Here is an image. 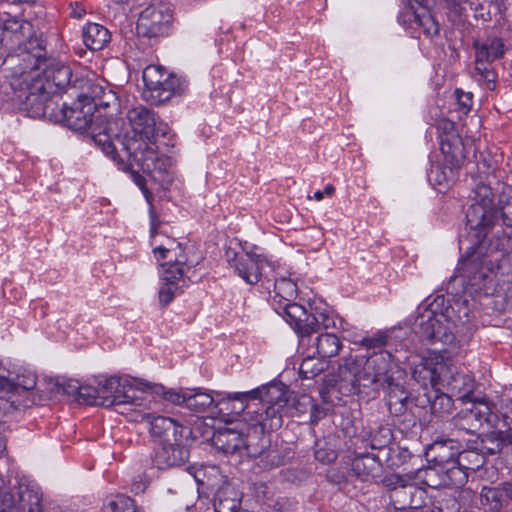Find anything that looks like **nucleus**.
Wrapping results in <instances>:
<instances>
[{"mask_svg":"<svg viewBox=\"0 0 512 512\" xmlns=\"http://www.w3.org/2000/svg\"><path fill=\"white\" fill-rule=\"evenodd\" d=\"M43 48L37 38L30 37L24 44H20L15 53L8 56L7 61L13 65V86L19 87L18 99L30 117L40 118L45 114L44 104L48 97L53 95L41 80L37 66L41 63Z\"/></svg>","mask_w":512,"mask_h":512,"instance_id":"f257e3e1","label":"nucleus"},{"mask_svg":"<svg viewBox=\"0 0 512 512\" xmlns=\"http://www.w3.org/2000/svg\"><path fill=\"white\" fill-rule=\"evenodd\" d=\"M395 374H401L388 351L379 350L361 358L349 355L342 359L338 368L339 390L344 394H356L360 386L376 385L382 389L396 382Z\"/></svg>","mask_w":512,"mask_h":512,"instance_id":"f03ea898","label":"nucleus"},{"mask_svg":"<svg viewBox=\"0 0 512 512\" xmlns=\"http://www.w3.org/2000/svg\"><path fill=\"white\" fill-rule=\"evenodd\" d=\"M476 237L477 244L462 256L458 270L467 285L482 290L494 269L500 268L501 259L511 247L512 237L500 230L492 235L476 234Z\"/></svg>","mask_w":512,"mask_h":512,"instance_id":"7ed1b4c3","label":"nucleus"},{"mask_svg":"<svg viewBox=\"0 0 512 512\" xmlns=\"http://www.w3.org/2000/svg\"><path fill=\"white\" fill-rule=\"evenodd\" d=\"M502 184L489 177L474 179L472 188V204L466 212L467 225L476 231V234L492 235L495 231H504L498 217V203L496 192Z\"/></svg>","mask_w":512,"mask_h":512,"instance_id":"20e7f679","label":"nucleus"},{"mask_svg":"<svg viewBox=\"0 0 512 512\" xmlns=\"http://www.w3.org/2000/svg\"><path fill=\"white\" fill-rule=\"evenodd\" d=\"M161 384L131 377L110 376L100 381V406L111 407L124 404L140 406L145 393H160Z\"/></svg>","mask_w":512,"mask_h":512,"instance_id":"39448f33","label":"nucleus"},{"mask_svg":"<svg viewBox=\"0 0 512 512\" xmlns=\"http://www.w3.org/2000/svg\"><path fill=\"white\" fill-rule=\"evenodd\" d=\"M122 146L131 165L134 163L143 172L160 182L170 183L172 181L170 177L172 159L167 156H158L155 141L136 137L123 142Z\"/></svg>","mask_w":512,"mask_h":512,"instance_id":"423d86ee","label":"nucleus"},{"mask_svg":"<svg viewBox=\"0 0 512 512\" xmlns=\"http://www.w3.org/2000/svg\"><path fill=\"white\" fill-rule=\"evenodd\" d=\"M434 366L427 369L433 385L447 386L452 396L458 400H468L474 390V380L466 373H460L450 357H436Z\"/></svg>","mask_w":512,"mask_h":512,"instance_id":"0eeeda50","label":"nucleus"},{"mask_svg":"<svg viewBox=\"0 0 512 512\" xmlns=\"http://www.w3.org/2000/svg\"><path fill=\"white\" fill-rule=\"evenodd\" d=\"M455 330L443 313L430 310L419 315L414 322V332L421 341L432 345L442 344L452 349L457 347Z\"/></svg>","mask_w":512,"mask_h":512,"instance_id":"6e6552de","label":"nucleus"},{"mask_svg":"<svg viewBox=\"0 0 512 512\" xmlns=\"http://www.w3.org/2000/svg\"><path fill=\"white\" fill-rule=\"evenodd\" d=\"M177 250L181 252L180 243H177L175 248L158 246L154 249V253H160L162 259L167 258V254H174L169 261L161 264L164 285L159 290V302L162 307L167 306L173 300L179 288L178 281L181 280L184 284L186 282L184 279L185 257L181 253H177Z\"/></svg>","mask_w":512,"mask_h":512,"instance_id":"1a4fd4ad","label":"nucleus"},{"mask_svg":"<svg viewBox=\"0 0 512 512\" xmlns=\"http://www.w3.org/2000/svg\"><path fill=\"white\" fill-rule=\"evenodd\" d=\"M143 97L154 105L170 100L179 87V80L162 66L149 65L143 70Z\"/></svg>","mask_w":512,"mask_h":512,"instance_id":"9d476101","label":"nucleus"},{"mask_svg":"<svg viewBox=\"0 0 512 512\" xmlns=\"http://www.w3.org/2000/svg\"><path fill=\"white\" fill-rule=\"evenodd\" d=\"M42 493L38 488L20 484L16 491L0 490V512H43Z\"/></svg>","mask_w":512,"mask_h":512,"instance_id":"9b49d317","label":"nucleus"},{"mask_svg":"<svg viewBox=\"0 0 512 512\" xmlns=\"http://www.w3.org/2000/svg\"><path fill=\"white\" fill-rule=\"evenodd\" d=\"M269 439L265 435V431L252 426L247 429L244 435L243 450H241L242 458H260L265 469H270L280 465L281 458L278 452L269 448Z\"/></svg>","mask_w":512,"mask_h":512,"instance_id":"f8f14e48","label":"nucleus"},{"mask_svg":"<svg viewBox=\"0 0 512 512\" xmlns=\"http://www.w3.org/2000/svg\"><path fill=\"white\" fill-rule=\"evenodd\" d=\"M173 15L165 4L151 5L145 8L138 19L137 31L145 37L164 36L169 32Z\"/></svg>","mask_w":512,"mask_h":512,"instance_id":"ddd939ff","label":"nucleus"},{"mask_svg":"<svg viewBox=\"0 0 512 512\" xmlns=\"http://www.w3.org/2000/svg\"><path fill=\"white\" fill-rule=\"evenodd\" d=\"M43 48V55L41 56V63L37 66V72L40 73L37 76L38 80H41L44 86L51 90L53 94L58 92L67 86L70 85L72 79V70L71 68L55 59L46 58V51L44 46L41 44Z\"/></svg>","mask_w":512,"mask_h":512,"instance_id":"4468645a","label":"nucleus"},{"mask_svg":"<svg viewBox=\"0 0 512 512\" xmlns=\"http://www.w3.org/2000/svg\"><path fill=\"white\" fill-rule=\"evenodd\" d=\"M227 261L235 272L248 284L259 282L262 270L267 265L266 259L254 253H236L232 250L226 252Z\"/></svg>","mask_w":512,"mask_h":512,"instance_id":"2eb2a0df","label":"nucleus"},{"mask_svg":"<svg viewBox=\"0 0 512 512\" xmlns=\"http://www.w3.org/2000/svg\"><path fill=\"white\" fill-rule=\"evenodd\" d=\"M491 410L489 406L480 401H471L469 406L459 411L453 418L452 424L460 431L474 434L485 423H489Z\"/></svg>","mask_w":512,"mask_h":512,"instance_id":"dca6fc26","label":"nucleus"},{"mask_svg":"<svg viewBox=\"0 0 512 512\" xmlns=\"http://www.w3.org/2000/svg\"><path fill=\"white\" fill-rule=\"evenodd\" d=\"M481 445L469 446L467 449L459 452L456 459V470L471 472H479L481 478L493 481L496 477L497 470L491 467H484L486 463V457L483 453L484 442L481 441Z\"/></svg>","mask_w":512,"mask_h":512,"instance_id":"f3484780","label":"nucleus"},{"mask_svg":"<svg viewBox=\"0 0 512 512\" xmlns=\"http://www.w3.org/2000/svg\"><path fill=\"white\" fill-rule=\"evenodd\" d=\"M94 113L95 104L80 95L70 106L68 105L63 123L72 130L84 132L96 122Z\"/></svg>","mask_w":512,"mask_h":512,"instance_id":"a211bd4d","label":"nucleus"},{"mask_svg":"<svg viewBox=\"0 0 512 512\" xmlns=\"http://www.w3.org/2000/svg\"><path fill=\"white\" fill-rule=\"evenodd\" d=\"M127 119L133 132L131 135L127 134L121 144L130 138L136 137L144 138L147 141H155L156 118L152 110L145 106L131 108L127 112Z\"/></svg>","mask_w":512,"mask_h":512,"instance_id":"6ab92c4d","label":"nucleus"},{"mask_svg":"<svg viewBox=\"0 0 512 512\" xmlns=\"http://www.w3.org/2000/svg\"><path fill=\"white\" fill-rule=\"evenodd\" d=\"M383 390L386 391V405L390 415L401 417L407 414H414L413 408L417 406L415 402L418 401V398H412L409 391L402 385L394 382L383 388Z\"/></svg>","mask_w":512,"mask_h":512,"instance_id":"aec40b11","label":"nucleus"},{"mask_svg":"<svg viewBox=\"0 0 512 512\" xmlns=\"http://www.w3.org/2000/svg\"><path fill=\"white\" fill-rule=\"evenodd\" d=\"M150 433L152 437L159 439L160 443L171 441H183L190 430L170 417L155 416L150 421Z\"/></svg>","mask_w":512,"mask_h":512,"instance_id":"412c9836","label":"nucleus"},{"mask_svg":"<svg viewBox=\"0 0 512 512\" xmlns=\"http://www.w3.org/2000/svg\"><path fill=\"white\" fill-rule=\"evenodd\" d=\"M459 451L454 447V440H437L426 449L425 455L428 462L446 469L448 472L456 470V459Z\"/></svg>","mask_w":512,"mask_h":512,"instance_id":"4be33fe9","label":"nucleus"},{"mask_svg":"<svg viewBox=\"0 0 512 512\" xmlns=\"http://www.w3.org/2000/svg\"><path fill=\"white\" fill-rule=\"evenodd\" d=\"M188 458L189 450L183 441H171L161 444L155 454L154 463L159 469H166L181 466Z\"/></svg>","mask_w":512,"mask_h":512,"instance_id":"5701e85b","label":"nucleus"},{"mask_svg":"<svg viewBox=\"0 0 512 512\" xmlns=\"http://www.w3.org/2000/svg\"><path fill=\"white\" fill-rule=\"evenodd\" d=\"M245 432L234 428L219 429L212 436L213 446L225 454L237 455L242 459Z\"/></svg>","mask_w":512,"mask_h":512,"instance_id":"b1692460","label":"nucleus"},{"mask_svg":"<svg viewBox=\"0 0 512 512\" xmlns=\"http://www.w3.org/2000/svg\"><path fill=\"white\" fill-rule=\"evenodd\" d=\"M424 490L419 488L415 483L409 481L404 484L400 489L392 492L389 495L394 507L399 510L417 509L423 503Z\"/></svg>","mask_w":512,"mask_h":512,"instance_id":"393cba45","label":"nucleus"},{"mask_svg":"<svg viewBox=\"0 0 512 512\" xmlns=\"http://www.w3.org/2000/svg\"><path fill=\"white\" fill-rule=\"evenodd\" d=\"M232 397L241 399L245 397L255 399L260 398L267 404L278 407H284L288 402L284 386L276 383H271L268 386H263L247 392H236Z\"/></svg>","mask_w":512,"mask_h":512,"instance_id":"a878e982","label":"nucleus"},{"mask_svg":"<svg viewBox=\"0 0 512 512\" xmlns=\"http://www.w3.org/2000/svg\"><path fill=\"white\" fill-rule=\"evenodd\" d=\"M90 138L102 151L115 159L116 147L113 136L110 134V123L101 117H96V122L89 128Z\"/></svg>","mask_w":512,"mask_h":512,"instance_id":"bb28decb","label":"nucleus"},{"mask_svg":"<svg viewBox=\"0 0 512 512\" xmlns=\"http://www.w3.org/2000/svg\"><path fill=\"white\" fill-rule=\"evenodd\" d=\"M239 493L230 485L221 486L214 499L215 512H237L240 509Z\"/></svg>","mask_w":512,"mask_h":512,"instance_id":"cd10ccee","label":"nucleus"},{"mask_svg":"<svg viewBox=\"0 0 512 512\" xmlns=\"http://www.w3.org/2000/svg\"><path fill=\"white\" fill-rule=\"evenodd\" d=\"M351 469L358 477L366 479L374 477L381 469L378 456L369 453L356 455L351 462Z\"/></svg>","mask_w":512,"mask_h":512,"instance_id":"c85d7f7f","label":"nucleus"},{"mask_svg":"<svg viewBox=\"0 0 512 512\" xmlns=\"http://www.w3.org/2000/svg\"><path fill=\"white\" fill-rule=\"evenodd\" d=\"M83 41L92 51L103 49L110 41V32L102 25L87 24L83 29Z\"/></svg>","mask_w":512,"mask_h":512,"instance_id":"c756f323","label":"nucleus"},{"mask_svg":"<svg viewBox=\"0 0 512 512\" xmlns=\"http://www.w3.org/2000/svg\"><path fill=\"white\" fill-rule=\"evenodd\" d=\"M509 500L511 498L505 482L498 487L484 486L480 492V503L488 505L492 510H500L508 504Z\"/></svg>","mask_w":512,"mask_h":512,"instance_id":"7c9ffc66","label":"nucleus"},{"mask_svg":"<svg viewBox=\"0 0 512 512\" xmlns=\"http://www.w3.org/2000/svg\"><path fill=\"white\" fill-rule=\"evenodd\" d=\"M97 107H110L118 103V97L112 88L106 83H93L89 86V94L82 95Z\"/></svg>","mask_w":512,"mask_h":512,"instance_id":"2f4dec72","label":"nucleus"},{"mask_svg":"<svg viewBox=\"0 0 512 512\" xmlns=\"http://www.w3.org/2000/svg\"><path fill=\"white\" fill-rule=\"evenodd\" d=\"M280 408L281 407L268 404L261 412L257 411L255 418L256 423L253 426L260 428L261 431H274L279 429L282 425Z\"/></svg>","mask_w":512,"mask_h":512,"instance_id":"473e14b6","label":"nucleus"},{"mask_svg":"<svg viewBox=\"0 0 512 512\" xmlns=\"http://www.w3.org/2000/svg\"><path fill=\"white\" fill-rule=\"evenodd\" d=\"M409 9L414 16V21L423 28L427 36L438 35L439 25L425 7L415 1L414 3L410 2Z\"/></svg>","mask_w":512,"mask_h":512,"instance_id":"72a5a7b5","label":"nucleus"},{"mask_svg":"<svg viewBox=\"0 0 512 512\" xmlns=\"http://www.w3.org/2000/svg\"><path fill=\"white\" fill-rule=\"evenodd\" d=\"M298 289L295 282L291 279L280 278L274 283V295L272 296V306L281 305L288 301H294L297 297Z\"/></svg>","mask_w":512,"mask_h":512,"instance_id":"f704fd0d","label":"nucleus"},{"mask_svg":"<svg viewBox=\"0 0 512 512\" xmlns=\"http://www.w3.org/2000/svg\"><path fill=\"white\" fill-rule=\"evenodd\" d=\"M314 345L318 356L323 359L336 356L342 346L339 338L333 333L318 335L314 340Z\"/></svg>","mask_w":512,"mask_h":512,"instance_id":"c9c22d12","label":"nucleus"},{"mask_svg":"<svg viewBox=\"0 0 512 512\" xmlns=\"http://www.w3.org/2000/svg\"><path fill=\"white\" fill-rule=\"evenodd\" d=\"M274 310L290 324H294L296 328L307 317L306 309L294 301H288L282 305L280 302Z\"/></svg>","mask_w":512,"mask_h":512,"instance_id":"e433bc0d","label":"nucleus"},{"mask_svg":"<svg viewBox=\"0 0 512 512\" xmlns=\"http://www.w3.org/2000/svg\"><path fill=\"white\" fill-rule=\"evenodd\" d=\"M443 315L456 329L459 325H464L469 319V308L466 300H456L452 305L445 308Z\"/></svg>","mask_w":512,"mask_h":512,"instance_id":"4c0bfd02","label":"nucleus"},{"mask_svg":"<svg viewBox=\"0 0 512 512\" xmlns=\"http://www.w3.org/2000/svg\"><path fill=\"white\" fill-rule=\"evenodd\" d=\"M49 392L51 395L65 394L73 396L77 399L80 387L79 382L73 379H65L63 377H57L50 379L49 381Z\"/></svg>","mask_w":512,"mask_h":512,"instance_id":"58836bf2","label":"nucleus"},{"mask_svg":"<svg viewBox=\"0 0 512 512\" xmlns=\"http://www.w3.org/2000/svg\"><path fill=\"white\" fill-rule=\"evenodd\" d=\"M43 106L45 114L41 115V117L48 118L54 122H63L68 105L65 102L60 103L58 92L48 97Z\"/></svg>","mask_w":512,"mask_h":512,"instance_id":"ea45409f","label":"nucleus"},{"mask_svg":"<svg viewBox=\"0 0 512 512\" xmlns=\"http://www.w3.org/2000/svg\"><path fill=\"white\" fill-rule=\"evenodd\" d=\"M327 368V362L320 356H307L303 359L299 373L302 378L312 379L325 371Z\"/></svg>","mask_w":512,"mask_h":512,"instance_id":"a19ab883","label":"nucleus"},{"mask_svg":"<svg viewBox=\"0 0 512 512\" xmlns=\"http://www.w3.org/2000/svg\"><path fill=\"white\" fill-rule=\"evenodd\" d=\"M215 405L214 398L210 394L198 392L187 395L186 407L195 413L206 412L211 408H216Z\"/></svg>","mask_w":512,"mask_h":512,"instance_id":"79ce46f5","label":"nucleus"},{"mask_svg":"<svg viewBox=\"0 0 512 512\" xmlns=\"http://www.w3.org/2000/svg\"><path fill=\"white\" fill-rule=\"evenodd\" d=\"M474 48L477 53H485L487 59L491 62L501 58L504 55L503 43L500 38L488 39L483 43H474Z\"/></svg>","mask_w":512,"mask_h":512,"instance_id":"37998d69","label":"nucleus"},{"mask_svg":"<svg viewBox=\"0 0 512 512\" xmlns=\"http://www.w3.org/2000/svg\"><path fill=\"white\" fill-rule=\"evenodd\" d=\"M104 512H141V510L132 498L119 495L104 507Z\"/></svg>","mask_w":512,"mask_h":512,"instance_id":"c03bdc74","label":"nucleus"},{"mask_svg":"<svg viewBox=\"0 0 512 512\" xmlns=\"http://www.w3.org/2000/svg\"><path fill=\"white\" fill-rule=\"evenodd\" d=\"M393 433L388 426H378L371 432L370 446L372 449L384 450L392 441Z\"/></svg>","mask_w":512,"mask_h":512,"instance_id":"a18cd8bd","label":"nucleus"},{"mask_svg":"<svg viewBox=\"0 0 512 512\" xmlns=\"http://www.w3.org/2000/svg\"><path fill=\"white\" fill-rule=\"evenodd\" d=\"M314 455L319 462L324 464L332 463L337 459L334 446L326 439L316 441Z\"/></svg>","mask_w":512,"mask_h":512,"instance_id":"49530a36","label":"nucleus"},{"mask_svg":"<svg viewBox=\"0 0 512 512\" xmlns=\"http://www.w3.org/2000/svg\"><path fill=\"white\" fill-rule=\"evenodd\" d=\"M425 402L429 404L430 411L434 415L449 413L453 407L452 396L448 394H438L433 400L426 398Z\"/></svg>","mask_w":512,"mask_h":512,"instance_id":"de8ad7c7","label":"nucleus"},{"mask_svg":"<svg viewBox=\"0 0 512 512\" xmlns=\"http://www.w3.org/2000/svg\"><path fill=\"white\" fill-rule=\"evenodd\" d=\"M9 384L13 387L11 389H2L0 388V393L5 394L7 397H11V399H15L18 401L17 407L20 405V401L17 399L23 392H27L33 389L36 385V380L34 378L28 379L27 382L23 383H12L9 381Z\"/></svg>","mask_w":512,"mask_h":512,"instance_id":"09e8293b","label":"nucleus"},{"mask_svg":"<svg viewBox=\"0 0 512 512\" xmlns=\"http://www.w3.org/2000/svg\"><path fill=\"white\" fill-rule=\"evenodd\" d=\"M100 395V381L98 382L97 387L92 386H81L80 391L77 397V400L82 399L85 403L89 405L100 406L101 399Z\"/></svg>","mask_w":512,"mask_h":512,"instance_id":"8fccbe9b","label":"nucleus"},{"mask_svg":"<svg viewBox=\"0 0 512 512\" xmlns=\"http://www.w3.org/2000/svg\"><path fill=\"white\" fill-rule=\"evenodd\" d=\"M500 212L503 226L512 230V195H509L505 200L500 197L498 200V213Z\"/></svg>","mask_w":512,"mask_h":512,"instance_id":"3c124183","label":"nucleus"},{"mask_svg":"<svg viewBox=\"0 0 512 512\" xmlns=\"http://www.w3.org/2000/svg\"><path fill=\"white\" fill-rule=\"evenodd\" d=\"M235 395V393H227L224 398H222L219 402L216 403L215 407H218V411L222 412L223 410H228V404L231 401H236L237 404L231 409V412L233 413H240L243 412L246 408L245 403L250 400L251 398H233L232 396Z\"/></svg>","mask_w":512,"mask_h":512,"instance_id":"603ef678","label":"nucleus"},{"mask_svg":"<svg viewBox=\"0 0 512 512\" xmlns=\"http://www.w3.org/2000/svg\"><path fill=\"white\" fill-rule=\"evenodd\" d=\"M319 328V319L314 315L308 314L306 319L297 326V329L302 337H309L312 333L318 332Z\"/></svg>","mask_w":512,"mask_h":512,"instance_id":"864d4df0","label":"nucleus"},{"mask_svg":"<svg viewBox=\"0 0 512 512\" xmlns=\"http://www.w3.org/2000/svg\"><path fill=\"white\" fill-rule=\"evenodd\" d=\"M408 481V476L389 474L383 478L382 483L388 489L390 495L392 492L400 489Z\"/></svg>","mask_w":512,"mask_h":512,"instance_id":"5fc2aeb1","label":"nucleus"},{"mask_svg":"<svg viewBox=\"0 0 512 512\" xmlns=\"http://www.w3.org/2000/svg\"><path fill=\"white\" fill-rule=\"evenodd\" d=\"M455 95L460 109L463 113L467 114L472 106V93H465L462 90L457 89L455 91Z\"/></svg>","mask_w":512,"mask_h":512,"instance_id":"6e6d98bb","label":"nucleus"},{"mask_svg":"<svg viewBox=\"0 0 512 512\" xmlns=\"http://www.w3.org/2000/svg\"><path fill=\"white\" fill-rule=\"evenodd\" d=\"M4 28L6 31H11L17 34L18 32L22 35H25V33H30L32 29V25L29 22H21L19 23L17 20L8 21L5 23Z\"/></svg>","mask_w":512,"mask_h":512,"instance_id":"4d7b16f0","label":"nucleus"},{"mask_svg":"<svg viewBox=\"0 0 512 512\" xmlns=\"http://www.w3.org/2000/svg\"><path fill=\"white\" fill-rule=\"evenodd\" d=\"M18 401L0 393V416L10 414L17 410Z\"/></svg>","mask_w":512,"mask_h":512,"instance_id":"13d9d810","label":"nucleus"},{"mask_svg":"<svg viewBox=\"0 0 512 512\" xmlns=\"http://www.w3.org/2000/svg\"><path fill=\"white\" fill-rule=\"evenodd\" d=\"M156 394L157 395L162 394L165 400H167L168 402H171L173 404H176V405H182V404L186 405V403H187V395L188 394H181V393L173 391V390L165 391L164 388H163L162 392L156 393Z\"/></svg>","mask_w":512,"mask_h":512,"instance_id":"bf43d9fd","label":"nucleus"},{"mask_svg":"<svg viewBox=\"0 0 512 512\" xmlns=\"http://www.w3.org/2000/svg\"><path fill=\"white\" fill-rule=\"evenodd\" d=\"M492 62L487 59V56L485 53H477L476 54V60H475V71L483 77L490 69V64Z\"/></svg>","mask_w":512,"mask_h":512,"instance_id":"052dcab7","label":"nucleus"},{"mask_svg":"<svg viewBox=\"0 0 512 512\" xmlns=\"http://www.w3.org/2000/svg\"><path fill=\"white\" fill-rule=\"evenodd\" d=\"M387 339L388 338L386 335H379L376 337H368V338H364L361 341V345L368 349L381 348L386 345Z\"/></svg>","mask_w":512,"mask_h":512,"instance_id":"680f3d73","label":"nucleus"},{"mask_svg":"<svg viewBox=\"0 0 512 512\" xmlns=\"http://www.w3.org/2000/svg\"><path fill=\"white\" fill-rule=\"evenodd\" d=\"M328 408L319 406V405H312L311 412H310V421L311 423L315 424L322 418H324L328 413Z\"/></svg>","mask_w":512,"mask_h":512,"instance_id":"e2e57ef3","label":"nucleus"},{"mask_svg":"<svg viewBox=\"0 0 512 512\" xmlns=\"http://www.w3.org/2000/svg\"><path fill=\"white\" fill-rule=\"evenodd\" d=\"M482 78L486 81L487 89H489V90H494L495 89L497 74H496V72L493 69H490L488 71V73L483 75Z\"/></svg>","mask_w":512,"mask_h":512,"instance_id":"0e129e2a","label":"nucleus"},{"mask_svg":"<svg viewBox=\"0 0 512 512\" xmlns=\"http://www.w3.org/2000/svg\"><path fill=\"white\" fill-rule=\"evenodd\" d=\"M135 181L137 183V185L141 188V190L143 191L146 199L148 202H150V199L152 198V194L151 192L146 188L145 186V180L140 176V175H137L135 177Z\"/></svg>","mask_w":512,"mask_h":512,"instance_id":"69168bd1","label":"nucleus"},{"mask_svg":"<svg viewBox=\"0 0 512 512\" xmlns=\"http://www.w3.org/2000/svg\"><path fill=\"white\" fill-rule=\"evenodd\" d=\"M150 217H151L150 233H151V236L154 237L157 234L159 222L157 221V216L153 209L150 210Z\"/></svg>","mask_w":512,"mask_h":512,"instance_id":"338daca9","label":"nucleus"},{"mask_svg":"<svg viewBox=\"0 0 512 512\" xmlns=\"http://www.w3.org/2000/svg\"><path fill=\"white\" fill-rule=\"evenodd\" d=\"M500 439H501V441L506 442V443L512 445V431L501 432L500 433Z\"/></svg>","mask_w":512,"mask_h":512,"instance_id":"774afa93","label":"nucleus"}]
</instances>
